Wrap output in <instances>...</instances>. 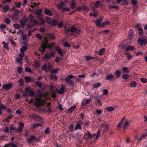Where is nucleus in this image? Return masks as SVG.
<instances>
[{"label": "nucleus", "mask_w": 147, "mask_h": 147, "mask_svg": "<svg viewBox=\"0 0 147 147\" xmlns=\"http://www.w3.org/2000/svg\"><path fill=\"white\" fill-rule=\"evenodd\" d=\"M39 20L41 22L40 23H39L37 21L34 19V17L31 15H30L29 18L28 20H29L30 23L28 24L27 26L28 28H31L34 26L37 25H42L44 24L45 23V21L42 18L39 17Z\"/></svg>", "instance_id": "1"}, {"label": "nucleus", "mask_w": 147, "mask_h": 147, "mask_svg": "<svg viewBox=\"0 0 147 147\" xmlns=\"http://www.w3.org/2000/svg\"><path fill=\"white\" fill-rule=\"evenodd\" d=\"M70 31L71 32V34L75 36L81 31L80 29H78L77 28L73 26H72L70 29Z\"/></svg>", "instance_id": "2"}, {"label": "nucleus", "mask_w": 147, "mask_h": 147, "mask_svg": "<svg viewBox=\"0 0 147 147\" xmlns=\"http://www.w3.org/2000/svg\"><path fill=\"white\" fill-rule=\"evenodd\" d=\"M46 101V100H42L40 98H36L35 99V101L34 104L37 107H38L40 105H42Z\"/></svg>", "instance_id": "3"}, {"label": "nucleus", "mask_w": 147, "mask_h": 147, "mask_svg": "<svg viewBox=\"0 0 147 147\" xmlns=\"http://www.w3.org/2000/svg\"><path fill=\"white\" fill-rule=\"evenodd\" d=\"M100 3V2L99 1H97L95 3H93L91 4L90 7L92 9L93 11H95V10H97L96 8L98 7Z\"/></svg>", "instance_id": "4"}, {"label": "nucleus", "mask_w": 147, "mask_h": 147, "mask_svg": "<svg viewBox=\"0 0 147 147\" xmlns=\"http://www.w3.org/2000/svg\"><path fill=\"white\" fill-rule=\"evenodd\" d=\"M74 77L72 75H69L67 77L65 80L68 84H73L74 85V81L72 80L71 79L74 78Z\"/></svg>", "instance_id": "5"}, {"label": "nucleus", "mask_w": 147, "mask_h": 147, "mask_svg": "<svg viewBox=\"0 0 147 147\" xmlns=\"http://www.w3.org/2000/svg\"><path fill=\"white\" fill-rule=\"evenodd\" d=\"M26 92L24 94L25 96L26 97L28 95H27V93H29L30 95L31 96H33L34 95V92L28 88H26L25 89Z\"/></svg>", "instance_id": "6"}, {"label": "nucleus", "mask_w": 147, "mask_h": 147, "mask_svg": "<svg viewBox=\"0 0 147 147\" xmlns=\"http://www.w3.org/2000/svg\"><path fill=\"white\" fill-rule=\"evenodd\" d=\"M138 42L140 45H142L146 44L147 40L144 38H139L138 39Z\"/></svg>", "instance_id": "7"}, {"label": "nucleus", "mask_w": 147, "mask_h": 147, "mask_svg": "<svg viewBox=\"0 0 147 147\" xmlns=\"http://www.w3.org/2000/svg\"><path fill=\"white\" fill-rule=\"evenodd\" d=\"M29 116L31 118L34 119L36 121H40L41 119V117L40 116L35 114H30Z\"/></svg>", "instance_id": "8"}, {"label": "nucleus", "mask_w": 147, "mask_h": 147, "mask_svg": "<svg viewBox=\"0 0 147 147\" xmlns=\"http://www.w3.org/2000/svg\"><path fill=\"white\" fill-rule=\"evenodd\" d=\"M103 17L102 16H101L100 17V19H98L95 22V24L97 26L100 27L101 24V22L103 19Z\"/></svg>", "instance_id": "9"}, {"label": "nucleus", "mask_w": 147, "mask_h": 147, "mask_svg": "<svg viewBox=\"0 0 147 147\" xmlns=\"http://www.w3.org/2000/svg\"><path fill=\"white\" fill-rule=\"evenodd\" d=\"M54 55L55 53L53 52L52 53L50 54L46 53L44 57L45 59H46L54 57Z\"/></svg>", "instance_id": "10"}, {"label": "nucleus", "mask_w": 147, "mask_h": 147, "mask_svg": "<svg viewBox=\"0 0 147 147\" xmlns=\"http://www.w3.org/2000/svg\"><path fill=\"white\" fill-rule=\"evenodd\" d=\"M64 3L63 1L61 2L60 4L57 5V7L59 9H62V11H64Z\"/></svg>", "instance_id": "11"}, {"label": "nucleus", "mask_w": 147, "mask_h": 147, "mask_svg": "<svg viewBox=\"0 0 147 147\" xmlns=\"http://www.w3.org/2000/svg\"><path fill=\"white\" fill-rule=\"evenodd\" d=\"M129 121L127 119H126L124 121L122 128L123 129H126L127 127L129 126Z\"/></svg>", "instance_id": "12"}, {"label": "nucleus", "mask_w": 147, "mask_h": 147, "mask_svg": "<svg viewBox=\"0 0 147 147\" xmlns=\"http://www.w3.org/2000/svg\"><path fill=\"white\" fill-rule=\"evenodd\" d=\"M18 127V131L19 132H21L22 131L23 128L24 126V124L22 122L19 123Z\"/></svg>", "instance_id": "13"}, {"label": "nucleus", "mask_w": 147, "mask_h": 147, "mask_svg": "<svg viewBox=\"0 0 147 147\" xmlns=\"http://www.w3.org/2000/svg\"><path fill=\"white\" fill-rule=\"evenodd\" d=\"M87 134L85 135L84 136V139L86 140H88L89 138H92V136L91 135L90 132L87 131Z\"/></svg>", "instance_id": "14"}, {"label": "nucleus", "mask_w": 147, "mask_h": 147, "mask_svg": "<svg viewBox=\"0 0 147 147\" xmlns=\"http://www.w3.org/2000/svg\"><path fill=\"white\" fill-rule=\"evenodd\" d=\"M96 99L95 102L96 105L99 107H100L102 105V103L101 102V100L97 97H94Z\"/></svg>", "instance_id": "15"}, {"label": "nucleus", "mask_w": 147, "mask_h": 147, "mask_svg": "<svg viewBox=\"0 0 147 147\" xmlns=\"http://www.w3.org/2000/svg\"><path fill=\"white\" fill-rule=\"evenodd\" d=\"M12 85L10 83H8L6 84H4L3 85V88L5 90H8L11 88Z\"/></svg>", "instance_id": "16"}, {"label": "nucleus", "mask_w": 147, "mask_h": 147, "mask_svg": "<svg viewBox=\"0 0 147 147\" xmlns=\"http://www.w3.org/2000/svg\"><path fill=\"white\" fill-rule=\"evenodd\" d=\"M10 146L12 147H17V146L14 143L10 142L8 144H5L4 146L2 147H10Z\"/></svg>", "instance_id": "17"}, {"label": "nucleus", "mask_w": 147, "mask_h": 147, "mask_svg": "<svg viewBox=\"0 0 147 147\" xmlns=\"http://www.w3.org/2000/svg\"><path fill=\"white\" fill-rule=\"evenodd\" d=\"M28 45L25 44V45L23 46L20 49V51L21 52H24L28 49Z\"/></svg>", "instance_id": "18"}, {"label": "nucleus", "mask_w": 147, "mask_h": 147, "mask_svg": "<svg viewBox=\"0 0 147 147\" xmlns=\"http://www.w3.org/2000/svg\"><path fill=\"white\" fill-rule=\"evenodd\" d=\"M82 122H80L79 123H77L75 127V130H76L78 129H81L82 128L81 124H82Z\"/></svg>", "instance_id": "19"}, {"label": "nucleus", "mask_w": 147, "mask_h": 147, "mask_svg": "<svg viewBox=\"0 0 147 147\" xmlns=\"http://www.w3.org/2000/svg\"><path fill=\"white\" fill-rule=\"evenodd\" d=\"M76 106L75 105L71 107L67 110V113H71L74 111L76 109Z\"/></svg>", "instance_id": "20"}, {"label": "nucleus", "mask_w": 147, "mask_h": 147, "mask_svg": "<svg viewBox=\"0 0 147 147\" xmlns=\"http://www.w3.org/2000/svg\"><path fill=\"white\" fill-rule=\"evenodd\" d=\"M115 77L114 75L112 74H110L108 75L105 78V79L107 80H113Z\"/></svg>", "instance_id": "21"}, {"label": "nucleus", "mask_w": 147, "mask_h": 147, "mask_svg": "<svg viewBox=\"0 0 147 147\" xmlns=\"http://www.w3.org/2000/svg\"><path fill=\"white\" fill-rule=\"evenodd\" d=\"M147 136V134H146L144 135L141 136L138 140L137 142L139 143L141 140L145 138Z\"/></svg>", "instance_id": "22"}, {"label": "nucleus", "mask_w": 147, "mask_h": 147, "mask_svg": "<svg viewBox=\"0 0 147 147\" xmlns=\"http://www.w3.org/2000/svg\"><path fill=\"white\" fill-rule=\"evenodd\" d=\"M47 42H45L43 43L41 46V48L42 49V51L43 52H44L45 50L46 49L47 47Z\"/></svg>", "instance_id": "23"}, {"label": "nucleus", "mask_w": 147, "mask_h": 147, "mask_svg": "<svg viewBox=\"0 0 147 147\" xmlns=\"http://www.w3.org/2000/svg\"><path fill=\"white\" fill-rule=\"evenodd\" d=\"M55 49L58 53L61 56H63V53L62 51L61 50V49L59 48L57 46L55 47Z\"/></svg>", "instance_id": "24"}, {"label": "nucleus", "mask_w": 147, "mask_h": 147, "mask_svg": "<svg viewBox=\"0 0 147 147\" xmlns=\"http://www.w3.org/2000/svg\"><path fill=\"white\" fill-rule=\"evenodd\" d=\"M111 23L109 21H107L102 24L101 25L100 27H103L106 26L107 25H109Z\"/></svg>", "instance_id": "25"}, {"label": "nucleus", "mask_w": 147, "mask_h": 147, "mask_svg": "<svg viewBox=\"0 0 147 147\" xmlns=\"http://www.w3.org/2000/svg\"><path fill=\"white\" fill-rule=\"evenodd\" d=\"M45 12L47 15L48 16H51L52 15L51 11L47 9H46L45 10Z\"/></svg>", "instance_id": "26"}, {"label": "nucleus", "mask_w": 147, "mask_h": 147, "mask_svg": "<svg viewBox=\"0 0 147 147\" xmlns=\"http://www.w3.org/2000/svg\"><path fill=\"white\" fill-rule=\"evenodd\" d=\"M116 78H119L121 75V73L119 70H117L115 72Z\"/></svg>", "instance_id": "27"}, {"label": "nucleus", "mask_w": 147, "mask_h": 147, "mask_svg": "<svg viewBox=\"0 0 147 147\" xmlns=\"http://www.w3.org/2000/svg\"><path fill=\"white\" fill-rule=\"evenodd\" d=\"M138 31H139V35L140 36H142L144 33L142 29V28H138Z\"/></svg>", "instance_id": "28"}, {"label": "nucleus", "mask_w": 147, "mask_h": 147, "mask_svg": "<svg viewBox=\"0 0 147 147\" xmlns=\"http://www.w3.org/2000/svg\"><path fill=\"white\" fill-rule=\"evenodd\" d=\"M41 9H38L37 10L36 12H35V13L36 15H38L39 16V17L40 18V16L41 15Z\"/></svg>", "instance_id": "29"}, {"label": "nucleus", "mask_w": 147, "mask_h": 147, "mask_svg": "<svg viewBox=\"0 0 147 147\" xmlns=\"http://www.w3.org/2000/svg\"><path fill=\"white\" fill-rule=\"evenodd\" d=\"M125 54L126 55V57L128 60L131 59L132 57V56L129 53H125Z\"/></svg>", "instance_id": "30"}, {"label": "nucleus", "mask_w": 147, "mask_h": 147, "mask_svg": "<svg viewBox=\"0 0 147 147\" xmlns=\"http://www.w3.org/2000/svg\"><path fill=\"white\" fill-rule=\"evenodd\" d=\"M56 91L59 94H63L64 90L63 88H61L60 90L58 89H56Z\"/></svg>", "instance_id": "31"}, {"label": "nucleus", "mask_w": 147, "mask_h": 147, "mask_svg": "<svg viewBox=\"0 0 147 147\" xmlns=\"http://www.w3.org/2000/svg\"><path fill=\"white\" fill-rule=\"evenodd\" d=\"M134 49V47L132 46H128L126 49V50L127 51H129L130 50L133 51Z\"/></svg>", "instance_id": "32"}, {"label": "nucleus", "mask_w": 147, "mask_h": 147, "mask_svg": "<svg viewBox=\"0 0 147 147\" xmlns=\"http://www.w3.org/2000/svg\"><path fill=\"white\" fill-rule=\"evenodd\" d=\"M137 85V83L134 81H132L130 84V86L132 87H135Z\"/></svg>", "instance_id": "33"}, {"label": "nucleus", "mask_w": 147, "mask_h": 147, "mask_svg": "<svg viewBox=\"0 0 147 147\" xmlns=\"http://www.w3.org/2000/svg\"><path fill=\"white\" fill-rule=\"evenodd\" d=\"M91 98H89L88 99H86V102L84 103V102H82V105H86V104H89L90 102L92 100Z\"/></svg>", "instance_id": "34"}, {"label": "nucleus", "mask_w": 147, "mask_h": 147, "mask_svg": "<svg viewBox=\"0 0 147 147\" xmlns=\"http://www.w3.org/2000/svg\"><path fill=\"white\" fill-rule=\"evenodd\" d=\"M76 4L75 3L74 1H71L70 3V6L71 8H74L76 6Z\"/></svg>", "instance_id": "35"}, {"label": "nucleus", "mask_w": 147, "mask_h": 147, "mask_svg": "<svg viewBox=\"0 0 147 147\" xmlns=\"http://www.w3.org/2000/svg\"><path fill=\"white\" fill-rule=\"evenodd\" d=\"M9 7L8 5H5L3 7V11L6 12L9 9Z\"/></svg>", "instance_id": "36"}, {"label": "nucleus", "mask_w": 147, "mask_h": 147, "mask_svg": "<svg viewBox=\"0 0 147 147\" xmlns=\"http://www.w3.org/2000/svg\"><path fill=\"white\" fill-rule=\"evenodd\" d=\"M48 69V68L46 64H45L42 67L41 69L42 70L45 71H47Z\"/></svg>", "instance_id": "37"}, {"label": "nucleus", "mask_w": 147, "mask_h": 147, "mask_svg": "<svg viewBox=\"0 0 147 147\" xmlns=\"http://www.w3.org/2000/svg\"><path fill=\"white\" fill-rule=\"evenodd\" d=\"M51 79L52 80H55L57 79V77L55 75L53 74H52L50 76Z\"/></svg>", "instance_id": "38"}, {"label": "nucleus", "mask_w": 147, "mask_h": 147, "mask_svg": "<svg viewBox=\"0 0 147 147\" xmlns=\"http://www.w3.org/2000/svg\"><path fill=\"white\" fill-rule=\"evenodd\" d=\"M109 129V127L107 125H105V129L103 130V133L105 134L108 132Z\"/></svg>", "instance_id": "39"}, {"label": "nucleus", "mask_w": 147, "mask_h": 147, "mask_svg": "<svg viewBox=\"0 0 147 147\" xmlns=\"http://www.w3.org/2000/svg\"><path fill=\"white\" fill-rule=\"evenodd\" d=\"M101 84L100 83H97L96 84H94L93 85V87L94 88H98L99 86H100Z\"/></svg>", "instance_id": "40"}, {"label": "nucleus", "mask_w": 147, "mask_h": 147, "mask_svg": "<svg viewBox=\"0 0 147 147\" xmlns=\"http://www.w3.org/2000/svg\"><path fill=\"white\" fill-rule=\"evenodd\" d=\"M106 110L109 112L113 111H114V108L113 107H109L106 108Z\"/></svg>", "instance_id": "41"}, {"label": "nucleus", "mask_w": 147, "mask_h": 147, "mask_svg": "<svg viewBox=\"0 0 147 147\" xmlns=\"http://www.w3.org/2000/svg\"><path fill=\"white\" fill-rule=\"evenodd\" d=\"M36 138L34 136H31L29 139H28V142H31L33 140H36Z\"/></svg>", "instance_id": "42"}, {"label": "nucleus", "mask_w": 147, "mask_h": 147, "mask_svg": "<svg viewBox=\"0 0 147 147\" xmlns=\"http://www.w3.org/2000/svg\"><path fill=\"white\" fill-rule=\"evenodd\" d=\"M94 13L93 14L92 13H90V15L91 16H93L95 17L96 16H98V11L97 10H95V11H93Z\"/></svg>", "instance_id": "43"}, {"label": "nucleus", "mask_w": 147, "mask_h": 147, "mask_svg": "<svg viewBox=\"0 0 147 147\" xmlns=\"http://www.w3.org/2000/svg\"><path fill=\"white\" fill-rule=\"evenodd\" d=\"M105 48L102 49L99 51L98 54L100 55H101L104 54L105 53Z\"/></svg>", "instance_id": "44"}, {"label": "nucleus", "mask_w": 147, "mask_h": 147, "mask_svg": "<svg viewBox=\"0 0 147 147\" xmlns=\"http://www.w3.org/2000/svg\"><path fill=\"white\" fill-rule=\"evenodd\" d=\"M13 16L15 19H18L19 18L18 13H15L13 14Z\"/></svg>", "instance_id": "45"}, {"label": "nucleus", "mask_w": 147, "mask_h": 147, "mask_svg": "<svg viewBox=\"0 0 147 147\" xmlns=\"http://www.w3.org/2000/svg\"><path fill=\"white\" fill-rule=\"evenodd\" d=\"M101 131V130L99 129L97 132V136L95 138V140H97V139L100 136V132Z\"/></svg>", "instance_id": "46"}, {"label": "nucleus", "mask_w": 147, "mask_h": 147, "mask_svg": "<svg viewBox=\"0 0 147 147\" xmlns=\"http://www.w3.org/2000/svg\"><path fill=\"white\" fill-rule=\"evenodd\" d=\"M122 71L124 73H127L129 72V71L128 68L126 67H123L122 68Z\"/></svg>", "instance_id": "47"}, {"label": "nucleus", "mask_w": 147, "mask_h": 147, "mask_svg": "<svg viewBox=\"0 0 147 147\" xmlns=\"http://www.w3.org/2000/svg\"><path fill=\"white\" fill-rule=\"evenodd\" d=\"M18 81L19 82V85L20 86H23L24 84V80L22 78H20V80Z\"/></svg>", "instance_id": "48"}, {"label": "nucleus", "mask_w": 147, "mask_h": 147, "mask_svg": "<svg viewBox=\"0 0 147 147\" xmlns=\"http://www.w3.org/2000/svg\"><path fill=\"white\" fill-rule=\"evenodd\" d=\"M3 131L5 133H7L9 132V127H6L3 129Z\"/></svg>", "instance_id": "49"}, {"label": "nucleus", "mask_w": 147, "mask_h": 147, "mask_svg": "<svg viewBox=\"0 0 147 147\" xmlns=\"http://www.w3.org/2000/svg\"><path fill=\"white\" fill-rule=\"evenodd\" d=\"M86 59V61H89L90 59H94V57L90 56H85Z\"/></svg>", "instance_id": "50"}, {"label": "nucleus", "mask_w": 147, "mask_h": 147, "mask_svg": "<svg viewBox=\"0 0 147 147\" xmlns=\"http://www.w3.org/2000/svg\"><path fill=\"white\" fill-rule=\"evenodd\" d=\"M122 77L123 79L126 80L128 79L129 78V76L128 75L125 74L122 75Z\"/></svg>", "instance_id": "51"}, {"label": "nucleus", "mask_w": 147, "mask_h": 147, "mask_svg": "<svg viewBox=\"0 0 147 147\" xmlns=\"http://www.w3.org/2000/svg\"><path fill=\"white\" fill-rule=\"evenodd\" d=\"M6 107L3 104L0 102V109L1 110L6 109Z\"/></svg>", "instance_id": "52"}, {"label": "nucleus", "mask_w": 147, "mask_h": 147, "mask_svg": "<svg viewBox=\"0 0 147 147\" xmlns=\"http://www.w3.org/2000/svg\"><path fill=\"white\" fill-rule=\"evenodd\" d=\"M48 95V93H47L45 94H42L41 93H40L39 94V97H40V98H41L42 96L45 97L47 96Z\"/></svg>", "instance_id": "53"}, {"label": "nucleus", "mask_w": 147, "mask_h": 147, "mask_svg": "<svg viewBox=\"0 0 147 147\" xmlns=\"http://www.w3.org/2000/svg\"><path fill=\"white\" fill-rule=\"evenodd\" d=\"M33 126L35 127H38L40 126H41V124L40 123H34L33 124Z\"/></svg>", "instance_id": "54"}, {"label": "nucleus", "mask_w": 147, "mask_h": 147, "mask_svg": "<svg viewBox=\"0 0 147 147\" xmlns=\"http://www.w3.org/2000/svg\"><path fill=\"white\" fill-rule=\"evenodd\" d=\"M24 79L26 80V82H29L31 80V78L28 76H26L24 78Z\"/></svg>", "instance_id": "55"}, {"label": "nucleus", "mask_w": 147, "mask_h": 147, "mask_svg": "<svg viewBox=\"0 0 147 147\" xmlns=\"http://www.w3.org/2000/svg\"><path fill=\"white\" fill-rule=\"evenodd\" d=\"M26 21L25 20H22L20 21V23L21 24L22 26L23 27H24V26L26 23Z\"/></svg>", "instance_id": "56"}, {"label": "nucleus", "mask_w": 147, "mask_h": 147, "mask_svg": "<svg viewBox=\"0 0 147 147\" xmlns=\"http://www.w3.org/2000/svg\"><path fill=\"white\" fill-rule=\"evenodd\" d=\"M140 80L143 83H146L147 82V79L145 78H140Z\"/></svg>", "instance_id": "57"}, {"label": "nucleus", "mask_w": 147, "mask_h": 147, "mask_svg": "<svg viewBox=\"0 0 147 147\" xmlns=\"http://www.w3.org/2000/svg\"><path fill=\"white\" fill-rule=\"evenodd\" d=\"M23 69L22 67L21 66H20L18 69V71L21 74L22 72Z\"/></svg>", "instance_id": "58"}, {"label": "nucleus", "mask_w": 147, "mask_h": 147, "mask_svg": "<svg viewBox=\"0 0 147 147\" xmlns=\"http://www.w3.org/2000/svg\"><path fill=\"white\" fill-rule=\"evenodd\" d=\"M35 84L37 86L40 88L41 87V83L40 82H36L35 83Z\"/></svg>", "instance_id": "59"}, {"label": "nucleus", "mask_w": 147, "mask_h": 147, "mask_svg": "<svg viewBox=\"0 0 147 147\" xmlns=\"http://www.w3.org/2000/svg\"><path fill=\"white\" fill-rule=\"evenodd\" d=\"M46 22L48 24H51V21L50 20V18L48 17H47L46 19Z\"/></svg>", "instance_id": "60"}, {"label": "nucleus", "mask_w": 147, "mask_h": 147, "mask_svg": "<svg viewBox=\"0 0 147 147\" xmlns=\"http://www.w3.org/2000/svg\"><path fill=\"white\" fill-rule=\"evenodd\" d=\"M74 127V124H71L69 126V128L70 131H72Z\"/></svg>", "instance_id": "61"}, {"label": "nucleus", "mask_w": 147, "mask_h": 147, "mask_svg": "<svg viewBox=\"0 0 147 147\" xmlns=\"http://www.w3.org/2000/svg\"><path fill=\"white\" fill-rule=\"evenodd\" d=\"M13 26L14 28L16 29L19 28L20 27V25L18 24H14Z\"/></svg>", "instance_id": "62"}, {"label": "nucleus", "mask_w": 147, "mask_h": 147, "mask_svg": "<svg viewBox=\"0 0 147 147\" xmlns=\"http://www.w3.org/2000/svg\"><path fill=\"white\" fill-rule=\"evenodd\" d=\"M143 54V53L140 51L137 52L136 53V55L137 56L142 55Z\"/></svg>", "instance_id": "63"}, {"label": "nucleus", "mask_w": 147, "mask_h": 147, "mask_svg": "<svg viewBox=\"0 0 147 147\" xmlns=\"http://www.w3.org/2000/svg\"><path fill=\"white\" fill-rule=\"evenodd\" d=\"M14 4L18 8H20L21 6V3L20 2H15Z\"/></svg>", "instance_id": "64"}]
</instances>
